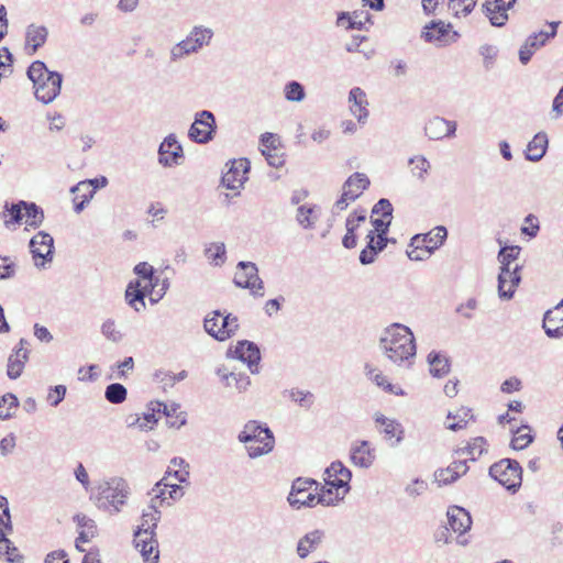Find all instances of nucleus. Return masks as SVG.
I'll return each mask as SVG.
<instances>
[{
  "label": "nucleus",
  "instance_id": "bb28decb",
  "mask_svg": "<svg viewBox=\"0 0 563 563\" xmlns=\"http://www.w3.org/2000/svg\"><path fill=\"white\" fill-rule=\"evenodd\" d=\"M549 139L545 132H538L528 143L525 156L527 161L539 162L547 153Z\"/></svg>",
  "mask_w": 563,
  "mask_h": 563
},
{
  "label": "nucleus",
  "instance_id": "6e6d98bb",
  "mask_svg": "<svg viewBox=\"0 0 563 563\" xmlns=\"http://www.w3.org/2000/svg\"><path fill=\"white\" fill-rule=\"evenodd\" d=\"M156 422L155 411H153L152 413H144L143 417H135L133 421L129 422V426H136L140 430L147 431L151 430Z\"/></svg>",
  "mask_w": 563,
  "mask_h": 563
},
{
  "label": "nucleus",
  "instance_id": "a19ab883",
  "mask_svg": "<svg viewBox=\"0 0 563 563\" xmlns=\"http://www.w3.org/2000/svg\"><path fill=\"white\" fill-rule=\"evenodd\" d=\"M128 396L126 388L120 383H112L106 387L104 398L113 405L122 404Z\"/></svg>",
  "mask_w": 563,
  "mask_h": 563
},
{
  "label": "nucleus",
  "instance_id": "f8f14e48",
  "mask_svg": "<svg viewBox=\"0 0 563 563\" xmlns=\"http://www.w3.org/2000/svg\"><path fill=\"white\" fill-rule=\"evenodd\" d=\"M233 282L236 287L250 289L254 296H264L263 280L260 278L258 268L253 262H239Z\"/></svg>",
  "mask_w": 563,
  "mask_h": 563
},
{
  "label": "nucleus",
  "instance_id": "dca6fc26",
  "mask_svg": "<svg viewBox=\"0 0 563 563\" xmlns=\"http://www.w3.org/2000/svg\"><path fill=\"white\" fill-rule=\"evenodd\" d=\"M520 269L521 266L519 264L509 267L500 266L498 295L501 299L509 300L514 297L515 289L521 282Z\"/></svg>",
  "mask_w": 563,
  "mask_h": 563
},
{
  "label": "nucleus",
  "instance_id": "338daca9",
  "mask_svg": "<svg viewBox=\"0 0 563 563\" xmlns=\"http://www.w3.org/2000/svg\"><path fill=\"white\" fill-rule=\"evenodd\" d=\"M369 178L363 173H354V200L368 188Z\"/></svg>",
  "mask_w": 563,
  "mask_h": 563
},
{
  "label": "nucleus",
  "instance_id": "4468645a",
  "mask_svg": "<svg viewBox=\"0 0 563 563\" xmlns=\"http://www.w3.org/2000/svg\"><path fill=\"white\" fill-rule=\"evenodd\" d=\"M450 23L443 21H432L423 27L421 37L429 43H433L439 46L446 45L454 42L459 34L452 32Z\"/></svg>",
  "mask_w": 563,
  "mask_h": 563
},
{
  "label": "nucleus",
  "instance_id": "c03bdc74",
  "mask_svg": "<svg viewBox=\"0 0 563 563\" xmlns=\"http://www.w3.org/2000/svg\"><path fill=\"white\" fill-rule=\"evenodd\" d=\"M486 445V439L483 437H477L474 438L472 442H470L468 445L462 449L460 452L462 454L470 455L472 461H476L484 452L487 451Z\"/></svg>",
  "mask_w": 563,
  "mask_h": 563
},
{
  "label": "nucleus",
  "instance_id": "4be33fe9",
  "mask_svg": "<svg viewBox=\"0 0 563 563\" xmlns=\"http://www.w3.org/2000/svg\"><path fill=\"white\" fill-rule=\"evenodd\" d=\"M27 341L21 339L18 346L12 351L8 358L7 375L11 379H16L21 376L25 363L29 360V350L25 347Z\"/></svg>",
  "mask_w": 563,
  "mask_h": 563
},
{
  "label": "nucleus",
  "instance_id": "6e6552de",
  "mask_svg": "<svg viewBox=\"0 0 563 563\" xmlns=\"http://www.w3.org/2000/svg\"><path fill=\"white\" fill-rule=\"evenodd\" d=\"M12 529L8 498L0 496V556L5 555L10 563H22L23 556L19 554L18 549L7 538V532H11Z\"/></svg>",
  "mask_w": 563,
  "mask_h": 563
},
{
  "label": "nucleus",
  "instance_id": "f03ea898",
  "mask_svg": "<svg viewBox=\"0 0 563 563\" xmlns=\"http://www.w3.org/2000/svg\"><path fill=\"white\" fill-rule=\"evenodd\" d=\"M155 506L146 507L142 511L141 523L134 531V547L140 551L145 563H157L159 560L158 541L156 540V528L161 520V510Z\"/></svg>",
  "mask_w": 563,
  "mask_h": 563
},
{
  "label": "nucleus",
  "instance_id": "4c0bfd02",
  "mask_svg": "<svg viewBox=\"0 0 563 563\" xmlns=\"http://www.w3.org/2000/svg\"><path fill=\"white\" fill-rule=\"evenodd\" d=\"M375 460V455L368 446L366 441H363L360 446L354 448V465L367 468Z\"/></svg>",
  "mask_w": 563,
  "mask_h": 563
},
{
  "label": "nucleus",
  "instance_id": "e2e57ef3",
  "mask_svg": "<svg viewBox=\"0 0 563 563\" xmlns=\"http://www.w3.org/2000/svg\"><path fill=\"white\" fill-rule=\"evenodd\" d=\"M15 274V263L8 256H0V279L12 278Z\"/></svg>",
  "mask_w": 563,
  "mask_h": 563
},
{
  "label": "nucleus",
  "instance_id": "a18cd8bd",
  "mask_svg": "<svg viewBox=\"0 0 563 563\" xmlns=\"http://www.w3.org/2000/svg\"><path fill=\"white\" fill-rule=\"evenodd\" d=\"M521 247L518 245L504 246L498 252V261L500 266H514V262L518 258Z\"/></svg>",
  "mask_w": 563,
  "mask_h": 563
},
{
  "label": "nucleus",
  "instance_id": "f3484780",
  "mask_svg": "<svg viewBox=\"0 0 563 563\" xmlns=\"http://www.w3.org/2000/svg\"><path fill=\"white\" fill-rule=\"evenodd\" d=\"M457 124L455 121L441 117H433L424 125V134L429 140L438 141L455 136Z\"/></svg>",
  "mask_w": 563,
  "mask_h": 563
},
{
  "label": "nucleus",
  "instance_id": "412c9836",
  "mask_svg": "<svg viewBox=\"0 0 563 563\" xmlns=\"http://www.w3.org/2000/svg\"><path fill=\"white\" fill-rule=\"evenodd\" d=\"M234 354L236 358L247 364L252 374L258 373L261 352L254 342L247 340L239 341L234 349Z\"/></svg>",
  "mask_w": 563,
  "mask_h": 563
},
{
  "label": "nucleus",
  "instance_id": "5701e85b",
  "mask_svg": "<svg viewBox=\"0 0 563 563\" xmlns=\"http://www.w3.org/2000/svg\"><path fill=\"white\" fill-rule=\"evenodd\" d=\"M159 163L163 166L178 165V158L183 156V147L174 134L164 139L158 148Z\"/></svg>",
  "mask_w": 563,
  "mask_h": 563
},
{
  "label": "nucleus",
  "instance_id": "1a4fd4ad",
  "mask_svg": "<svg viewBox=\"0 0 563 563\" xmlns=\"http://www.w3.org/2000/svg\"><path fill=\"white\" fill-rule=\"evenodd\" d=\"M205 330L218 341H225L232 336L239 328L238 318L228 313L223 316L220 311H213L203 321Z\"/></svg>",
  "mask_w": 563,
  "mask_h": 563
},
{
  "label": "nucleus",
  "instance_id": "f257e3e1",
  "mask_svg": "<svg viewBox=\"0 0 563 563\" xmlns=\"http://www.w3.org/2000/svg\"><path fill=\"white\" fill-rule=\"evenodd\" d=\"M379 349L388 361L405 368L413 364L417 353L412 331L401 323H393L383 331Z\"/></svg>",
  "mask_w": 563,
  "mask_h": 563
},
{
  "label": "nucleus",
  "instance_id": "3c124183",
  "mask_svg": "<svg viewBox=\"0 0 563 563\" xmlns=\"http://www.w3.org/2000/svg\"><path fill=\"white\" fill-rule=\"evenodd\" d=\"M101 333L109 341L113 343H118L122 340V333L117 329L115 322L113 319H107L101 325Z\"/></svg>",
  "mask_w": 563,
  "mask_h": 563
},
{
  "label": "nucleus",
  "instance_id": "2eb2a0df",
  "mask_svg": "<svg viewBox=\"0 0 563 563\" xmlns=\"http://www.w3.org/2000/svg\"><path fill=\"white\" fill-rule=\"evenodd\" d=\"M249 170L250 162L246 158L234 159L230 168L223 174L221 183L228 189L236 190L235 195H239V190L247 179L246 173Z\"/></svg>",
  "mask_w": 563,
  "mask_h": 563
},
{
  "label": "nucleus",
  "instance_id": "69168bd1",
  "mask_svg": "<svg viewBox=\"0 0 563 563\" xmlns=\"http://www.w3.org/2000/svg\"><path fill=\"white\" fill-rule=\"evenodd\" d=\"M367 24H373L371 14L364 9L354 10V29L366 30Z\"/></svg>",
  "mask_w": 563,
  "mask_h": 563
},
{
  "label": "nucleus",
  "instance_id": "8fccbe9b",
  "mask_svg": "<svg viewBox=\"0 0 563 563\" xmlns=\"http://www.w3.org/2000/svg\"><path fill=\"white\" fill-rule=\"evenodd\" d=\"M108 185V179L104 176H101L99 178L88 179L85 181L78 183L76 186L71 188V192H80V190H93V194L98 188H103Z\"/></svg>",
  "mask_w": 563,
  "mask_h": 563
},
{
  "label": "nucleus",
  "instance_id": "052dcab7",
  "mask_svg": "<svg viewBox=\"0 0 563 563\" xmlns=\"http://www.w3.org/2000/svg\"><path fill=\"white\" fill-rule=\"evenodd\" d=\"M540 230L539 220L534 214H528L525 218V225L521 228V233L530 238L537 236Z\"/></svg>",
  "mask_w": 563,
  "mask_h": 563
},
{
  "label": "nucleus",
  "instance_id": "9b49d317",
  "mask_svg": "<svg viewBox=\"0 0 563 563\" xmlns=\"http://www.w3.org/2000/svg\"><path fill=\"white\" fill-rule=\"evenodd\" d=\"M217 131L214 114L209 110H202L195 114L188 137L197 144H207L212 141Z\"/></svg>",
  "mask_w": 563,
  "mask_h": 563
},
{
  "label": "nucleus",
  "instance_id": "9d476101",
  "mask_svg": "<svg viewBox=\"0 0 563 563\" xmlns=\"http://www.w3.org/2000/svg\"><path fill=\"white\" fill-rule=\"evenodd\" d=\"M324 488H331V497L334 498V503L342 499L349 492V481L352 477V473L349 468L344 467L341 462H333L324 471Z\"/></svg>",
  "mask_w": 563,
  "mask_h": 563
},
{
  "label": "nucleus",
  "instance_id": "c85d7f7f",
  "mask_svg": "<svg viewBox=\"0 0 563 563\" xmlns=\"http://www.w3.org/2000/svg\"><path fill=\"white\" fill-rule=\"evenodd\" d=\"M48 36V30L44 25L30 24L25 32V45L34 54L42 47Z\"/></svg>",
  "mask_w": 563,
  "mask_h": 563
},
{
  "label": "nucleus",
  "instance_id": "680f3d73",
  "mask_svg": "<svg viewBox=\"0 0 563 563\" xmlns=\"http://www.w3.org/2000/svg\"><path fill=\"white\" fill-rule=\"evenodd\" d=\"M393 205L386 198L379 199L372 209V214H380L382 217L393 219Z\"/></svg>",
  "mask_w": 563,
  "mask_h": 563
},
{
  "label": "nucleus",
  "instance_id": "473e14b6",
  "mask_svg": "<svg viewBox=\"0 0 563 563\" xmlns=\"http://www.w3.org/2000/svg\"><path fill=\"white\" fill-rule=\"evenodd\" d=\"M368 104L366 93L361 88L354 87V118L361 126L368 121Z\"/></svg>",
  "mask_w": 563,
  "mask_h": 563
},
{
  "label": "nucleus",
  "instance_id": "ddd939ff",
  "mask_svg": "<svg viewBox=\"0 0 563 563\" xmlns=\"http://www.w3.org/2000/svg\"><path fill=\"white\" fill-rule=\"evenodd\" d=\"M30 251L37 267H44L53 260L54 240L51 234L40 231L30 240Z\"/></svg>",
  "mask_w": 563,
  "mask_h": 563
},
{
  "label": "nucleus",
  "instance_id": "39448f33",
  "mask_svg": "<svg viewBox=\"0 0 563 563\" xmlns=\"http://www.w3.org/2000/svg\"><path fill=\"white\" fill-rule=\"evenodd\" d=\"M238 440L246 444V451L251 459L268 454L275 444L274 434L267 424L255 420H250L244 424Z\"/></svg>",
  "mask_w": 563,
  "mask_h": 563
},
{
  "label": "nucleus",
  "instance_id": "423d86ee",
  "mask_svg": "<svg viewBox=\"0 0 563 563\" xmlns=\"http://www.w3.org/2000/svg\"><path fill=\"white\" fill-rule=\"evenodd\" d=\"M130 487L122 477H113L99 486L98 507L119 512L126 503Z\"/></svg>",
  "mask_w": 563,
  "mask_h": 563
},
{
  "label": "nucleus",
  "instance_id": "79ce46f5",
  "mask_svg": "<svg viewBox=\"0 0 563 563\" xmlns=\"http://www.w3.org/2000/svg\"><path fill=\"white\" fill-rule=\"evenodd\" d=\"M284 97L290 102H301L306 98L303 85L297 80L288 81L284 87Z\"/></svg>",
  "mask_w": 563,
  "mask_h": 563
},
{
  "label": "nucleus",
  "instance_id": "ea45409f",
  "mask_svg": "<svg viewBox=\"0 0 563 563\" xmlns=\"http://www.w3.org/2000/svg\"><path fill=\"white\" fill-rule=\"evenodd\" d=\"M205 255L216 266H221L227 258L225 245L222 242L210 243L205 249Z\"/></svg>",
  "mask_w": 563,
  "mask_h": 563
},
{
  "label": "nucleus",
  "instance_id": "6ab92c4d",
  "mask_svg": "<svg viewBox=\"0 0 563 563\" xmlns=\"http://www.w3.org/2000/svg\"><path fill=\"white\" fill-rule=\"evenodd\" d=\"M516 0H494L484 3V12L492 25L500 27L508 21V11L515 5Z\"/></svg>",
  "mask_w": 563,
  "mask_h": 563
},
{
  "label": "nucleus",
  "instance_id": "a878e982",
  "mask_svg": "<svg viewBox=\"0 0 563 563\" xmlns=\"http://www.w3.org/2000/svg\"><path fill=\"white\" fill-rule=\"evenodd\" d=\"M446 236L448 231L444 227L441 225L437 227L433 231L424 235L416 234L412 236L410 245H415L416 243L420 242L432 253L443 244Z\"/></svg>",
  "mask_w": 563,
  "mask_h": 563
},
{
  "label": "nucleus",
  "instance_id": "de8ad7c7",
  "mask_svg": "<svg viewBox=\"0 0 563 563\" xmlns=\"http://www.w3.org/2000/svg\"><path fill=\"white\" fill-rule=\"evenodd\" d=\"M479 55L483 57L484 68L489 70L498 56V48L495 45L484 44L479 47Z\"/></svg>",
  "mask_w": 563,
  "mask_h": 563
},
{
  "label": "nucleus",
  "instance_id": "5fc2aeb1",
  "mask_svg": "<svg viewBox=\"0 0 563 563\" xmlns=\"http://www.w3.org/2000/svg\"><path fill=\"white\" fill-rule=\"evenodd\" d=\"M366 238L368 239L367 245L360 254V262L363 265L372 264L377 255L374 249V232H369Z\"/></svg>",
  "mask_w": 563,
  "mask_h": 563
},
{
  "label": "nucleus",
  "instance_id": "aec40b11",
  "mask_svg": "<svg viewBox=\"0 0 563 563\" xmlns=\"http://www.w3.org/2000/svg\"><path fill=\"white\" fill-rule=\"evenodd\" d=\"M542 328L551 339L563 336V299L553 309L545 311Z\"/></svg>",
  "mask_w": 563,
  "mask_h": 563
},
{
  "label": "nucleus",
  "instance_id": "13d9d810",
  "mask_svg": "<svg viewBox=\"0 0 563 563\" xmlns=\"http://www.w3.org/2000/svg\"><path fill=\"white\" fill-rule=\"evenodd\" d=\"M548 40H549L548 34H545L544 31H540V32L532 33L531 35H529L527 37V40L525 41V44H527V46L530 49L536 52L537 49L544 46Z\"/></svg>",
  "mask_w": 563,
  "mask_h": 563
},
{
  "label": "nucleus",
  "instance_id": "774afa93",
  "mask_svg": "<svg viewBox=\"0 0 563 563\" xmlns=\"http://www.w3.org/2000/svg\"><path fill=\"white\" fill-rule=\"evenodd\" d=\"M44 563H69V559L66 551L55 550L46 554Z\"/></svg>",
  "mask_w": 563,
  "mask_h": 563
},
{
  "label": "nucleus",
  "instance_id": "7c9ffc66",
  "mask_svg": "<svg viewBox=\"0 0 563 563\" xmlns=\"http://www.w3.org/2000/svg\"><path fill=\"white\" fill-rule=\"evenodd\" d=\"M324 533L321 530H313L306 533L297 544V554L300 559H305L310 552L316 550L321 543Z\"/></svg>",
  "mask_w": 563,
  "mask_h": 563
},
{
  "label": "nucleus",
  "instance_id": "864d4df0",
  "mask_svg": "<svg viewBox=\"0 0 563 563\" xmlns=\"http://www.w3.org/2000/svg\"><path fill=\"white\" fill-rule=\"evenodd\" d=\"M352 176L347 177L343 184V192L341 198L335 202L332 213L336 214L340 211L346 209L349 207V196L352 192Z\"/></svg>",
  "mask_w": 563,
  "mask_h": 563
},
{
  "label": "nucleus",
  "instance_id": "a211bd4d",
  "mask_svg": "<svg viewBox=\"0 0 563 563\" xmlns=\"http://www.w3.org/2000/svg\"><path fill=\"white\" fill-rule=\"evenodd\" d=\"M214 33L212 29L203 25H195L181 43L188 47L191 55L198 54L206 46H209Z\"/></svg>",
  "mask_w": 563,
  "mask_h": 563
},
{
  "label": "nucleus",
  "instance_id": "20e7f679",
  "mask_svg": "<svg viewBox=\"0 0 563 563\" xmlns=\"http://www.w3.org/2000/svg\"><path fill=\"white\" fill-rule=\"evenodd\" d=\"M27 77L33 82L35 97L44 104L53 102L60 93L63 76L51 71L42 60H35L27 68Z\"/></svg>",
  "mask_w": 563,
  "mask_h": 563
},
{
  "label": "nucleus",
  "instance_id": "0eeeda50",
  "mask_svg": "<svg viewBox=\"0 0 563 563\" xmlns=\"http://www.w3.org/2000/svg\"><path fill=\"white\" fill-rule=\"evenodd\" d=\"M489 475L508 492L516 493L521 487L522 467L512 459H503L489 467Z\"/></svg>",
  "mask_w": 563,
  "mask_h": 563
},
{
  "label": "nucleus",
  "instance_id": "58836bf2",
  "mask_svg": "<svg viewBox=\"0 0 563 563\" xmlns=\"http://www.w3.org/2000/svg\"><path fill=\"white\" fill-rule=\"evenodd\" d=\"M19 399L14 394L7 393L0 397V420H8L13 417L14 410L19 407Z\"/></svg>",
  "mask_w": 563,
  "mask_h": 563
},
{
  "label": "nucleus",
  "instance_id": "4d7b16f0",
  "mask_svg": "<svg viewBox=\"0 0 563 563\" xmlns=\"http://www.w3.org/2000/svg\"><path fill=\"white\" fill-rule=\"evenodd\" d=\"M67 388L65 385L51 387L47 394V401L52 407H57L65 398Z\"/></svg>",
  "mask_w": 563,
  "mask_h": 563
},
{
  "label": "nucleus",
  "instance_id": "b1692460",
  "mask_svg": "<svg viewBox=\"0 0 563 563\" xmlns=\"http://www.w3.org/2000/svg\"><path fill=\"white\" fill-rule=\"evenodd\" d=\"M450 529L459 533L464 534L471 529L472 518L468 511L460 506H452L446 512Z\"/></svg>",
  "mask_w": 563,
  "mask_h": 563
},
{
  "label": "nucleus",
  "instance_id": "2f4dec72",
  "mask_svg": "<svg viewBox=\"0 0 563 563\" xmlns=\"http://www.w3.org/2000/svg\"><path fill=\"white\" fill-rule=\"evenodd\" d=\"M146 290H141V282H130L125 290V299L128 303L136 311L140 312L145 309Z\"/></svg>",
  "mask_w": 563,
  "mask_h": 563
},
{
  "label": "nucleus",
  "instance_id": "f704fd0d",
  "mask_svg": "<svg viewBox=\"0 0 563 563\" xmlns=\"http://www.w3.org/2000/svg\"><path fill=\"white\" fill-rule=\"evenodd\" d=\"M20 206L23 207V219H25L26 225L37 228L42 224L44 212L35 202L21 200Z\"/></svg>",
  "mask_w": 563,
  "mask_h": 563
},
{
  "label": "nucleus",
  "instance_id": "603ef678",
  "mask_svg": "<svg viewBox=\"0 0 563 563\" xmlns=\"http://www.w3.org/2000/svg\"><path fill=\"white\" fill-rule=\"evenodd\" d=\"M433 476L434 481L439 484V486L450 485L457 481V473L456 471L454 472V470H452L450 465L445 468L437 470Z\"/></svg>",
  "mask_w": 563,
  "mask_h": 563
},
{
  "label": "nucleus",
  "instance_id": "e433bc0d",
  "mask_svg": "<svg viewBox=\"0 0 563 563\" xmlns=\"http://www.w3.org/2000/svg\"><path fill=\"white\" fill-rule=\"evenodd\" d=\"M408 163L411 165V175L423 183L431 167L430 162L423 155H418L410 157Z\"/></svg>",
  "mask_w": 563,
  "mask_h": 563
},
{
  "label": "nucleus",
  "instance_id": "bf43d9fd",
  "mask_svg": "<svg viewBox=\"0 0 563 563\" xmlns=\"http://www.w3.org/2000/svg\"><path fill=\"white\" fill-rule=\"evenodd\" d=\"M190 55L188 47H186L181 41L174 44L169 49L170 63H178Z\"/></svg>",
  "mask_w": 563,
  "mask_h": 563
},
{
  "label": "nucleus",
  "instance_id": "393cba45",
  "mask_svg": "<svg viewBox=\"0 0 563 563\" xmlns=\"http://www.w3.org/2000/svg\"><path fill=\"white\" fill-rule=\"evenodd\" d=\"M375 421L383 427L380 432L384 433L386 440L391 441V446H396L401 442L404 429L399 422L383 415H377Z\"/></svg>",
  "mask_w": 563,
  "mask_h": 563
},
{
  "label": "nucleus",
  "instance_id": "37998d69",
  "mask_svg": "<svg viewBox=\"0 0 563 563\" xmlns=\"http://www.w3.org/2000/svg\"><path fill=\"white\" fill-rule=\"evenodd\" d=\"M533 441V435L530 433L529 426H521L515 432L511 439L510 446L514 450H523Z\"/></svg>",
  "mask_w": 563,
  "mask_h": 563
},
{
  "label": "nucleus",
  "instance_id": "72a5a7b5",
  "mask_svg": "<svg viewBox=\"0 0 563 563\" xmlns=\"http://www.w3.org/2000/svg\"><path fill=\"white\" fill-rule=\"evenodd\" d=\"M428 363L430 365V374L433 377H443L450 372L449 358L435 351H432L428 355Z\"/></svg>",
  "mask_w": 563,
  "mask_h": 563
},
{
  "label": "nucleus",
  "instance_id": "49530a36",
  "mask_svg": "<svg viewBox=\"0 0 563 563\" xmlns=\"http://www.w3.org/2000/svg\"><path fill=\"white\" fill-rule=\"evenodd\" d=\"M222 380L225 382L228 386H231L232 380L234 382L235 388L242 393L245 391L251 385L250 377L244 373H229V375H223Z\"/></svg>",
  "mask_w": 563,
  "mask_h": 563
},
{
  "label": "nucleus",
  "instance_id": "c756f323",
  "mask_svg": "<svg viewBox=\"0 0 563 563\" xmlns=\"http://www.w3.org/2000/svg\"><path fill=\"white\" fill-rule=\"evenodd\" d=\"M152 410L163 412L169 419L168 423L170 427L179 429L187 422L186 413L180 411V406L178 404H172L168 406L164 402L157 401Z\"/></svg>",
  "mask_w": 563,
  "mask_h": 563
},
{
  "label": "nucleus",
  "instance_id": "0e129e2a",
  "mask_svg": "<svg viewBox=\"0 0 563 563\" xmlns=\"http://www.w3.org/2000/svg\"><path fill=\"white\" fill-rule=\"evenodd\" d=\"M290 397L294 401L298 402L301 407L305 408H310L313 404V395L310 391L295 389L291 390Z\"/></svg>",
  "mask_w": 563,
  "mask_h": 563
},
{
  "label": "nucleus",
  "instance_id": "7ed1b4c3",
  "mask_svg": "<svg viewBox=\"0 0 563 563\" xmlns=\"http://www.w3.org/2000/svg\"><path fill=\"white\" fill-rule=\"evenodd\" d=\"M319 483L311 478L298 477L292 482L290 493L287 497L289 505L295 509L313 507L318 504L330 506L334 504L331 497V488H321L318 493Z\"/></svg>",
  "mask_w": 563,
  "mask_h": 563
},
{
  "label": "nucleus",
  "instance_id": "cd10ccee",
  "mask_svg": "<svg viewBox=\"0 0 563 563\" xmlns=\"http://www.w3.org/2000/svg\"><path fill=\"white\" fill-rule=\"evenodd\" d=\"M364 373L366 377L376 384L379 388L383 390L393 394V395H404V390L393 385L387 380V377L379 371L378 368L374 367L373 365L366 363L364 366Z\"/></svg>",
  "mask_w": 563,
  "mask_h": 563
},
{
  "label": "nucleus",
  "instance_id": "09e8293b",
  "mask_svg": "<svg viewBox=\"0 0 563 563\" xmlns=\"http://www.w3.org/2000/svg\"><path fill=\"white\" fill-rule=\"evenodd\" d=\"M429 488L427 481L422 478H415L405 487V494L410 498H417L423 495Z\"/></svg>",
  "mask_w": 563,
  "mask_h": 563
},
{
  "label": "nucleus",
  "instance_id": "c9c22d12",
  "mask_svg": "<svg viewBox=\"0 0 563 563\" xmlns=\"http://www.w3.org/2000/svg\"><path fill=\"white\" fill-rule=\"evenodd\" d=\"M296 220L300 227L303 229L313 228L314 223L318 220L317 208L316 206H300L297 209Z\"/></svg>",
  "mask_w": 563,
  "mask_h": 563
}]
</instances>
